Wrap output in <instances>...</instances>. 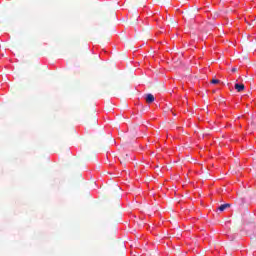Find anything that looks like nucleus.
<instances>
[{
    "instance_id": "5",
    "label": "nucleus",
    "mask_w": 256,
    "mask_h": 256,
    "mask_svg": "<svg viewBox=\"0 0 256 256\" xmlns=\"http://www.w3.org/2000/svg\"><path fill=\"white\" fill-rule=\"evenodd\" d=\"M235 71H236V69H235V68H233V69H232V72H233V73H235Z\"/></svg>"
},
{
    "instance_id": "2",
    "label": "nucleus",
    "mask_w": 256,
    "mask_h": 256,
    "mask_svg": "<svg viewBox=\"0 0 256 256\" xmlns=\"http://www.w3.org/2000/svg\"><path fill=\"white\" fill-rule=\"evenodd\" d=\"M235 89L238 91V93H241V91H243V89H245V85L235 84Z\"/></svg>"
},
{
    "instance_id": "1",
    "label": "nucleus",
    "mask_w": 256,
    "mask_h": 256,
    "mask_svg": "<svg viewBox=\"0 0 256 256\" xmlns=\"http://www.w3.org/2000/svg\"><path fill=\"white\" fill-rule=\"evenodd\" d=\"M145 101L146 103H153V101H155V96H153V94H147L145 97Z\"/></svg>"
},
{
    "instance_id": "4",
    "label": "nucleus",
    "mask_w": 256,
    "mask_h": 256,
    "mask_svg": "<svg viewBox=\"0 0 256 256\" xmlns=\"http://www.w3.org/2000/svg\"><path fill=\"white\" fill-rule=\"evenodd\" d=\"M211 83H213L214 85H217V83H219V80H218V79H213V80L211 81Z\"/></svg>"
},
{
    "instance_id": "3",
    "label": "nucleus",
    "mask_w": 256,
    "mask_h": 256,
    "mask_svg": "<svg viewBox=\"0 0 256 256\" xmlns=\"http://www.w3.org/2000/svg\"><path fill=\"white\" fill-rule=\"evenodd\" d=\"M228 207H230V205L229 204H223V205H221V206H219V211H225V209H227Z\"/></svg>"
}]
</instances>
